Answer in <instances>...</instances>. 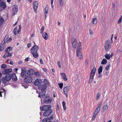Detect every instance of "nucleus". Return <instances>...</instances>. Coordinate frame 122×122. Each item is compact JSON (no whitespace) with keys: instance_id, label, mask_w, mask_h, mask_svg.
<instances>
[{"instance_id":"40","label":"nucleus","mask_w":122,"mask_h":122,"mask_svg":"<svg viewBox=\"0 0 122 122\" xmlns=\"http://www.w3.org/2000/svg\"><path fill=\"white\" fill-rule=\"evenodd\" d=\"M100 95V93H98L97 94V96H96V99L97 100H98L99 99Z\"/></svg>"},{"instance_id":"35","label":"nucleus","mask_w":122,"mask_h":122,"mask_svg":"<svg viewBox=\"0 0 122 122\" xmlns=\"http://www.w3.org/2000/svg\"><path fill=\"white\" fill-rule=\"evenodd\" d=\"M44 83L46 85H48V82L47 80L46 79H44L43 81Z\"/></svg>"},{"instance_id":"62","label":"nucleus","mask_w":122,"mask_h":122,"mask_svg":"<svg viewBox=\"0 0 122 122\" xmlns=\"http://www.w3.org/2000/svg\"><path fill=\"white\" fill-rule=\"evenodd\" d=\"M59 109V107L58 105H57V109L58 110Z\"/></svg>"},{"instance_id":"13","label":"nucleus","mask_w":122,"mask_h":122,"mask_svg":"<svg viewBox=\"0 0 122 122\" xmlns=\"http://www.w3.org/2000/svg\"><path fill=\"white\" fill-rule=\"evenodd\" d=\"M71 41L73 47L76 48V45L77 43L76 39L75 38H73L71 39Z\"/></svg>"},{"instance_id":"7","label":"nucleus","mask_w":122,"mask_h":122,"mask_svg":"<svg viewBox=\"0 0 122 122\" xmlns=\"http://www.w3.org/2000/svg\"><path fill=\"white\" fill-rule=\"evenodd\" d=\"M112 42L110 40H107L106 41L104 46L105 50L107 51H108L110 50V47L111 46Z\"/></svg>"},{"instance_id":"63","label":"nucleus","mask_w":122,"mask_h":122,"mask_svg":"<svg viewBox=\"0 0 122 122\" xmlns=\"http://www.w3.org/2000/svg\"><path fill=\"white\" fill-rule=\"evenodd\" d=\"M112 39V37H111V42H112V43L113 42Z\"/></svg>"},{"instance_id":"64","label":"nucleus","mask_w":122,"mask_h":122,"mask_svg":"<svg viewBox=\"0 0 122 122\" xmlns=\"http://www.w3.org/2000/svg\"><path fill=\"white\" fill-rule=\"evenodd\" d=\"M22 63V61H20L18 63L19 64H20Z\"/></svg>"},{"instance_id":"18","label":"nucleus","mask_w":122,"mask_h":122,"mask_svg":"<svg viewBox=\"0 0 122 122\" xmlns=\"http://www.w3.org/2000/svg\"><path fill=\"white\" fill-rule=\"evenodd\" d=\"M42 80L41 79H37L34 82V84L36 86L39 85L40 83L42 82Z\"/></svg>"},{"instance_id":"12","label":"nucleus","mask_w":122,"mask_h":122,"mask_svg":"<svg viewBox=\"0 0 122 122\" xmlns=\"http://www.w3.org/2000/svg\"><path fill=\"white\" fill-rule=\"evenodd\" d=\"M12 70L11 68L8 69L3 70L2 71V73L3 74L11 75L9 73L12 72Z\"/></svg>"},{"instance_id":"39","label":"nucleus","mask_w":122,"mask_h":122,"mask_svg":"<svg viewBox=\"0 0 122 122\" xmlns=\"http://www.w3.org/2000/svg\"><path fill=\"white\" fill-rule=\"evenodd\" d=\"M105 58L107 60H109L110 59V56L108 55H105Z\"/></svg>"},{"instance_id":"20","label":"nucleus","mask_w":122,"mask_h":122,"mask_svg":"<svg viewBox=\"0 0 122 122\" xmlns=\"http://www.w3.org/2000/svg\"><path fill=\"white\" fill-rule=\"evenodd\" d=\"M81 46H78L77 47L76 53V56L77 57H78L79 54V53L81 52L80 51L81 50Z\"/></svg>"},{"instance_id":"1","label":"nucleus","mask_w":122,"mask_h":122,"mask_svg":"<svg viewBox=\"0 0 122 122\" xmlns=\"http://www.w3.org/2000/svg\"><path fill=\"white\" fill-rule=\"evenodd\" d=\"M51 106L50 105H46L40 107V109L42 111H44L43 115L47 117L50 115L52 112V110L51 109Z\"/></svg>"},{"instance_id":"15","label":"nucleus","mask_w":122,"mask_h":122,"mask_svg":"<svg viewBox=\"0 0 122 122\" xmlns=\"http://www.w3.org/2000/svg\"><path fill=\"white\" fill-rule=\"evenodd\" d=\"M34 71H35L34 70L31 69L28 71L27 74L29 76H32L34 75Z\"/></svg>"},{"instance_id":"9","label":"nucleus","mask_w":122,"mask_h":122,"mask_svg":"<svg viewBox=\"0 0 122 122\" xmlns=\"http://www.w3.org/2000/svg\"><path fill=\"white\" fill-rule=\"evenodd\" d=\"M21 76L23 78H24L26 76V69L25 68H22L21 69Z\"/></svg>"},{"instance_id":"52","label":"nucleus","mask_w":122,"mask_h":122,"mask_svg":"<svg viewBox=\"0 0 122 122\" xmlns=\"http://www.w3.org/2000/svg\"><path fill=\"white\" fill-rule=\"evenodd\" d=\"M9 63L10 65H13L14 64L13 62L11 61H10Z\"/></svg>"},{"instance_id":"6","label":"nucleus","mask_w":122,"mask_h":122,"mask_svg":"<svg viewBox=\"0 0 122 122\" xmlns=\"http://www.w3.org/2000/svg\"><path fill=\"white\" fill-rule=\"evenodd\" d=\"M11 79V75H6L5 76L3 77L2 78V82L4 84H5L7 81H10Z\"/></svg>"},{"instance_id":"56","label":"nucleus","mask_w":122,"mask_h":122,"mask_svg":"<svg viewBox=\"0 0 122 122\" xmlns=\"http://www.w3.org/2000/svg\"><path fill=\"white\" fill-rule=\"evenodd\" d=\"M21 31V30H20V29H19L18 31H17V32H18V34H19V32H20V31Z\"/></svg>"},{"instance_id":"33","label":"nucleus","mask_w":122,"mask_h":122,"mask_svg":"<svg viewBox=\"0 0 122 122\" xmlns=\"http://www.w3.org/2000/svg\"><path fill=\"white\" fill-rule=\"evenodd\" d=\"M4 21V19L1 18H0V25H2L3 23V22Z\"/></svg>"},{"instance_id":"25","label":"nucleus","mask_w":122,"mask_h":122,"mask_svg":"<svg viewBox=\"0 0 122 122\" xmlns=\"http://www.w3.org/2000/svg\"><path fill=\"white\" fill-rule=\"evenodd\" d=\"M12 47L10 46L9 47L5 49V51L6 53L9 52V51L12 50Z\"/></svg>"},{"instance_id":"55","label":"nucleus","mask_w":122,"mask_h":122,"mask_svg":"<svg viewBox=\"0 0 122 122\" xmlns=\"http://www.w3.org/2000/svg\"><path fill=\"white\" fill-rule=\"evenodd\" d=\"M102 75L101 74V73L100 74H98V76L99 77H100L102 76Z\"/></svg>"},{"instance_id":"10","label":"nucleus","mask_w":122,"mask_h":122,"mask_svg":"<svg viewBox=\"0 0 122 122\" xmlns=\"http://www.w3.org/2000/svg\"><path fill=\"white\" fill-rule=\"evenodd\" d=\"M102 105V103L100 102L97 107L94 113V114L97 115L98 113L100 111V109Z\"/></svg>"},{"instance_id":"23","label":"nucleus","mask_w":122,"mask_h":122,"mask_svg":"<svg viewBox=\"0 0 122 122\" xmlns=\"http://www.w3.org/2000/svg\"><path fill=\"white\" fill-rule=\"evenodd\" d=\"M5 43L4 44L3 43H1L0 44V51H2L3 50L5 47Z\"/></svg>"},{"instance_id":"2","label":"nucleus","mask_w":122,"mask_h":122,"mask_svg":"<svg viewBox=\"0 0 122 122\" xmlns=\"http://www.w3.org/2000/svg\"><path fill=\"white\" fill-rule=\"evenodd\" d=\"M38 89L41 91L38 93L39 95L38 97H40V96H44V95L46 93V90L47 88V86L45 85L42 84L39 86Z\"/></svg>"},{"instance_id":"27","label":"nucleus","mask_w":122,"mask_h":122,"mask_svg":"<svg viewBox=\"0 0 122 122\" xmlns=\"http://www.w3.org/2000/svg\"><path fill=\"white\" fill-rule=\"evenodd\" d=\"M97 18H95L93 19L92 20V22L94 24H96L97 23Z\"/></svg>"},{"instance_id":"11","label":"nucleus","mask_w":122,"mask_h":122,"mask_svg":"<svg viewBox=\"0 0 122 122\" xmlns=\"http://www.w3.org/2000/svg\"><path fill=\"white\" fill-rule=\"evenodd\" d=\"M71 86H66L64 87L63 89L65 95L66 97H67L68 91L70 90Z\"/></svg>"},{"instance_id":"44","label":"nucleus","mask_w":122,"mask_h":122,"mask_svg":"<svg viewBox=\"0 0 122 122\" xmlns=\"http://www.w3.org/2000/svg\"><path fill=\"white\" fill-rule=\"evenodd\" d=\"M79 56H80V57H79V59H81L82 58V54L81 53V52H80L79 54Z\"/></svg>"},{"instance_id":"16","label":"nucleus","mask_w":122,"mask_h":122,"mask_svg":"<svg viewBox=\"0 0 122 122\" xmlns=\"http://www.w3.org/2000/svg\"><path fill=\"white\" fill-rule=\"evenodd\" d=\"M0 7L3 9V10H5L6 8V4L3 1L0 2Z\"/></svg>"},{"instance_id":"53","label":"nucleus","mask_w":122,"mask_h":122,"mask_svg":"<svg viewBox=\"0 0 122 122\" xmlns=\"http://www.w3.org/2000/svg\"><path fill=\"white\" fill-rule=\"evenodd\" d=\"M89 33H90V34L92 35L93 34V32H92V31H91V30H89Z\"/></svg>"},{"instance_id":"60","label":"nucleus","mask_w":122,"mask_h":122,"mask_svg":"<svg viewBox=\"0 0 122 122\" xmlns=\"http://www.w3.org/2000/svg\"><path fill=\"white\" fill-rule=\"evenodd\" d=\"M53 0H51V4H52L53 3Z\"/></svg>"},{"instance_id":"42","label":"nucleus","mask_w":122,"mask_h":122,"mask_svg":"<svg viewBox=\"0 0 122 122\" xmlns=\"http://www.w3.org/2000/svg\"><path fill=\"white\" fill-rule=\"evenodd\" d=\"M122 15L121 16V17H120L119 19V20H118L117 22V23H121L122 21Z\"/></svg>"},{"instance_id":"21","label":"nucleus","mask_w":122,"mask_h":122,"mask_svg":"<svg viewBox=\"0 0 122 122\" xmlns=\"http://www.w3.org/2000/svg\"><path fill=\"white\" fill-rule=\"evenodd\" d=\"M42 36L45 40H47L48 38V36L46 32H44L42 34Z\"/></svg>"},{"instance_id":"14","label":"nucleus","mask_w":122,"mask_h":122,"mask_svg":"<svg viewBox=\"0 0 122 122\" xmlns=\"http://www.w3.org/2000/svg\"><path fill=\"white\" fill-rule=\"evenodd\" d=\"M38 3L37 1L34 2L33 3V7L34 10H35V12L36 13V11H37L38 7Z\"/></svg>"},{"instance_id":"43","label":"nucleus","mask_w":122,"mask_h":122,"mask_svg":"<svg viewBox=\"0 0 122 122\" xmlns=\"http://www.w3.org/2000/svg\"><path fill=\"white\" fill-rule=\"evenodd\" d=\"M108 107L107 105H104L103 107V109L104 110H107V109Z\"/></svg>"},{"instance_id":"32","label":"nucleus","mask_w":122,"mask_h":122,"mask_svg":"<svg viewBox=\"0 0 122 122\" xmlns=\"http://www.w3.org/2000/svg\"><path fill=\"white\" fill-rule=\"evenodd\" d=\"M62 105L63 107L64 110H66V103L65 102L63 101L62 102Z\"/></svg>"},{"instance_id":"49","label":"nucleus","mask_w":122,"mask_h":122,"mask_svg":"<svg viewBox=\"0 0 122 122\" xmlns=\"http://www.w3.org/2000/svg\"><path fill=\"white\" fill-rule=\"evenodd\" d=\"M31 46V44L30 43H28L27 44V46L28 48H29Z\"/></svg>"},{"instance_id":"38","label":"nucleus","mask_w":122,"mask_h":122,"mask_svg":"<svg viewBox=\"0 0 122 122\" xmlns=\"http://www.w3.org/2000/svg\"><path fill=\"white\" fill-rule=\"evenodd\" d=\"M17 27H16L14 29L13 31L14 34L15 35H16V31L17 30Z\"/></svg>"},{"instance_id":"36","label":"nucleus","mask_w":122,"mask_h":122,"mask_svg":"<svg viewBox=\"0 0 122 122\" xmlns=\"http://www.w3.org/2000/svg\"><path fill=\"white\" fill-rule=\"evenodd\" d=\"M44 12L46 14H47L48 13V8L47 7H45L44 9Z\"/></svg>"},{"instance_id":"4","label":"nucleus","mask_w":122,"mask_h":122,"mask_svg":"<svg viewBox=\"0 0 122 122\" xmlns=\"http://www.w3.org/2000/svg\"><path fill=\"white\" fill-rule=\"evenodd\" d=\"M44 96H40V97H39L41 98H44L43 99V103H46L47 104L50 103L52 101V98L48 95L45 94L44 95Z\"/></svg>"},{"instance_id":"26","label":"nucleus","mask_w":122,"mask_h":122,"mask_svg":"<svg viewBox=\"0 0 122 122\" xmlns=\"http://www.w3.org/2000/svg\"><path fill=\"white\" fill-rule=\"evenodd\" d=\"M1 67L2 70H5L7 68V65L5 64H3L1 65Z\"/></svg>"},{"instance_id":"58","label":"nucleus","mask_w":122,"mask_h":122,"mask_svg":"<svg viewBox=\"0 0 122 122\" xmlns=\"http://www.w3.org/2000/svg\"><path fill=\"white\" fill-rule=\"evenodd\" d=\"M52 71L53 72H55V70L54 69L52 68L51 69Z\"/></svg>"},{"instance_id":"54","label":"nucleus","mask_w":122,"mask_h":122,"mask_svg":"<svg viewBox=\"0 0 122 122\" xmlns=\"http://www.w3.org/2000/svg\"><path fill=\"white\" fill-rule=\"evenodd\" d=\"M81 42H79V43L78 46H81Z\"/></svg>"},{"instance_id":"59","label":"nucleus","mask_w":122,"mask_h":122,"mask_svg":"<svg viewBox=\"0 0 122 122\" xmlns=\"http://www.w3.org/2000/svg\"><path fill=\"white\" fill-rule=\"evenodd\" d=\"M43 70L44 71H47L46 69L45 68L43 69Z\"/></svg>"},{"instance_id":"57","label":"nucleus","mask_w":122,"mask_h":122,"mask_svg":"<svg viewBox=\"0 0 122 122\" xmlns=\"http://www.w3.org/2000/svg\"><path fill=\"white\" fill-rule=\"evenodd\" d=\"M17 24V22H16L14 25H13V26H14L15 25H16Z\"/></svg>"},{"instance_id":"45","label":"nucleus","mask_w":122,"mask_h":122,"mask_svg":"<svg viewBox=\"0 0 122 122\" xmlns=\"http://www.w3.org/2000/svg\"><path fill=\"white\" fill-rule=\"evenodd\" d=\"M12 40V39L11 38H9L8 40H7L6 42L7 43H8L10 42Z\"/></svg>"},{"instance_id":"41","label":"nucleus","mask_w":122,"mask_h":122,"mask_svg":"<svg viewBox=\"0 0 122 122\" xmlns=\"http://www.w3.org/2000/svg\"><path fill=\"white\" fill-rule=\"evenodd\" d=\"M97 115L94 113V115L92 118V120H95V117H96Z\"/></svg>"},{"instance_id":"22","label":"nucleus","mask_w":122,"mask_h":122,"mask_svg":"<svg viewBox=\"0 0 122 122\" xmlns=\"http://www.w3.org/2000/svg\"><path fill=\"white\" fill-rule=\"evenodd\" d=\"M60 75L65 81H66L67 80V76L64 73H61Z\"/></svg>"},{"instance_id":"30","label":"nucleus","mask_w":122,"mask_h":122,"mask_svg":"<svg viewBox=\"0 0 122 122\" xmlns=\"http://www.w3.org/2000/svg\"><path fill=\"white\" fill-rule=\"evenodd\" d=\"M9 37V35H6L5 38H4L3 40V41L2 42H4V44H5L6 43L5 42V41H6L7 40V39Z\"/></svg>"},{"instance_id":"5","label":"nucleus","mask_w":122,"mask_h":122,"mask_svg":"<svg viewBox=\"0 0 122 122\" xmlns=\"http://www.w3.org/2000/svg\"><path fill=\"white\" fill-rule=\"evenodd\" d=\"M96 68L95 66H94L93 68L91 71L90 74V77L88 81V83H90L92 82L93 78L96 72Z\"/></svg>"},{"instance_id":"8","label":"nucleus","mask_w":122,"mask_h":122,"mask_svg":"<svg viewBox=\"0 0 122 122\" xmlns=\"http://www.w3.org/2000/svg\"><path fill=\"white\" fill-rule=\"evenodd\" d=\"M32 77L28 76L26 77L24 79V81L27 83H30L32 82Z\"/></svg>"},{"instance_id":"48","label":"nucleus","mask_w":122,"mask_h":122,"mask_svg":"<svg viewBox=\"0 0 122 122\" xmlns=\"http://www.w3.org/2000/svg\"><path fill=\"white\" fill-rule=\"evenodd\" d=\"M40 63L41 64H43V60L41 59H40Z\"/></svg>"},{"instance_id":"51","label":"nucleus","mask_w":122,"mask_h":122,"mask_svg":"<svg viewBox=\"0 0 122 122\" xmlns=\"http://www.w3.org/2000/svg\"><path fill=\"white\" fill-rule=\"evenodd\" d=\"M30 59L29 57H27L25 59V61H29V59Z\"/></svg>"},{"instance_id":"37","label":"nucleus","mask_w":122,"mask_h":122,"mask_svg":"<svg viewBox=\"0 0 122 122\" xmlns=\"http://www.w3.org/2000/svg\"><path fill=\"white\" fill-rule=\"evenodd\" d=\"M58 85L61 89H62L63 85V83H59L58 84Z\"/></svg>"},{"instance_id":"28","label":"nucleus","mask_w":122,"mask_h":122,"mask_svg":"<svg viewBox=\"0 0 122 122\" xmlns=\"http://www.w3.org/2000/svg\"><path fill=\"white\" fill-rule=\"evenodd\" d=\"M103 70V68L102 66H101L99 68L98 70V74L101 73L102 72Z\"/></svg>"},{"instance_id":"17","label":"nucleus","mask_w":122,"mask_h":122,"mask_svg":"<svg viewBox=\"0 0 122 122\" xmlns=\"http://www.w3.org/2000/svg\"><path fill=\"white\" fill-rule=\"evenodd\" d=\"M14 9L12 11V14L13 15H14L16 14L18 10L17 6L16 5H15L14 6Z\"/></svg>"},{"instance_id":"29","label":"nucleus","mask_w":122,"mask_h":122,"mask_svg":"<svg viewBox=\"0 0 122 122\" xmlns=\"http://www.w3.org/2000/svg\"><path fill=\"white\" fill-rule=\"evenodd\" d=\"M107 60L105 59H104L101 62V63L102 64L104 65L107 63Z\"/></svg>"},{"instance_id":"61","label":"nucleus","mask_w":122,"mask_h":122,"mask_svg":"<svg viewBox=\"0 0 122 122\" xmlns=\"http://www.w3.org/2000/svg\"><path fill=\"white\" fill-rule=\"evenodd\" d=\"M18 70V69L17 68H16L15 69V71H17Z\"/></svg>"},{"instance_id":"46","label":"nucleus","mask_w":122,"mask_h":122,"mask_svg":"<svg viewBox=\"0 0 122 122\" xmlns=\"http://www.w3.org/2000/svg\"><path fill=\"white\" fill-rule=\"evenodd\" d=\"M110 64H109V65H107V66H106L105 68V70L106 71H107L108 69L109 68V66Z\"/></svg>"},{"instance_id":"31","label":"nucleus","mask_w":122,"mask_h":122,"mask_svg":"<svg viewBox=\"0 0 122 122\" xmlns=\"http://www.w3.org/2000/svg\"><path fill=\"white\" fill-rule=\"evenodd\" d=\"M63 0H59V5L61 6H63Z\"/></svg>"},{"instance_id":"24","label":"nucleus","mask_w":122,"mask_h":122,"mask_svg":"<svg viewBox=\"0 0 122 122\" xmlns=\"http://www.w3.org/2000/svg\"><path fill=\"white\" fill-rule=\"evenodd\" d=\"M11 56V54L9 52L6 53H5L3 56V57L4 58H5L6 57L10 56Z\"/></svg>"},{"instance_id":"50","label":"nucleus","mask_w":122,"mask_h":122,"mask_svg":"<svg viewBox=\"0 0 122 122\" xmlns=\"http://www.w3.org/2000/svg\"><path fill=\"white\" fill-rule=\"evenodd\" d=\"M44 28L45 27L44 26H42L41 29V30L43 31Z\"/></svg>"},{"instance_id":"3","label":"nucleus","mask_w":122,"mask_h":122,"mask_svg":"<svg viewBox=\"0 0 122 122\" xmlns=\"http://www.w3.org/2000/svg\"><path fill=\"white\" fill-rule=\"evenodd\" d=\"M39 49V47L36 45H34L31 49L30 51L33 56L35 58L39 57L37 53V50Z\"/></svg>"},{"instance_id":"34","label":"nucleus","mask_w":122,"mask_h":122,"mask_svg":"<svg viewBox=\"0 0 122 122\" xmlns=\"http://www.w3.org/2000/svg\"><path fill=\"white\" fill-rule=\"evenodd\" d=\"M35 76H41V75L40 73L37 71L35 72Z\"/></svg>"},{"instance_id":"47","label":"nucleus","mask_w":122,"mask_h":122,"mask_svg":"<svg viewBox=\"0 0 122 122\" xmlns=\"http://www.w3.org/2000/svg\"><path fill=\"white\" fill-rule=\"evenodd\" d=\"M60 62L59 61H58L57 62V65H58V66H59V68H60L61 67V66L60 65Z\"/></svg>"},{"instance_id":"19","label":"nucleus","mask_w":122,"mask_h":122,"mask_svg":"<svg viewBox=\"0 0 122 122\" xmlns=\"http://www.w3.org/2000/svg\"><path fill=\"white\" fill-rule=\"evenodd\" d=\"M11 76V78L13 81H17V78L16 75V74L15 73H13Z\"/></svg>"}]
</instances>
